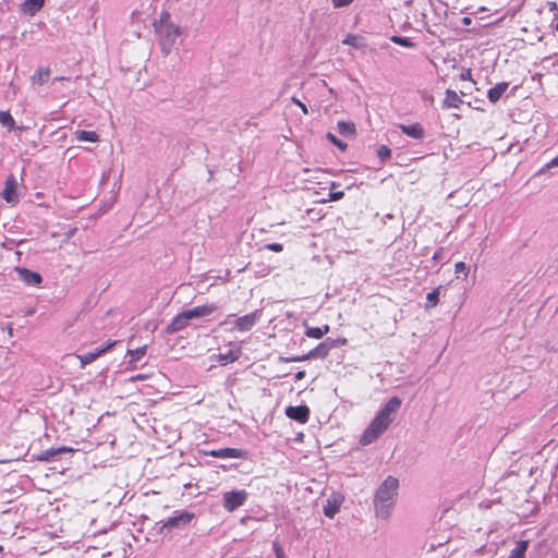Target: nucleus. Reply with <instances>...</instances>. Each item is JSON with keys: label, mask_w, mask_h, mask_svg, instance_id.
I'll use <instances>...</instances> for the list:
<instances>
[{"label": "nucleus", "mask_w": 558, "mask_h": 558, "mask_svg": "<svg viewBox=\"0 0 558 558\" xmlns=\"http://www.w3.org/2000/svg\"><path fill=\"white\" fill-rule=\"evenodd\" d=\"M45 0H25L22 10L25 13L34 15L44 7Z\"/></svg>", "instance_id": "6ab92c4d"}, {"label": "nucleus", "mask_w": 558, "mask_h": 558, "mask_svg": "<svg viewBox=\"0 0 558 558\" xmlns=\"http://www.w3.org/2000/svg\"><path fill=\"white\" fill-rule=\"evenodd\" d=\"M50 76V70L49 69H38L36 73L32 76V81L34 83H37L39 85L45 84Z\"/></svg>", "instance_id": "bb28decb"}, {"label": "nucleus", "mask_w": 558, "mask_h": 558, "mask_svg": "<svg viewBox=\"0 0 558 558\" xmlns=\"http://www.w3.org/2000/svg\"><path fill=\"white\" fill-rule=\"evenodd\" d=\"M553 25H554L555 29L558 32V12L555 13V16L553 20Z\"/></svg>", "instance_id": "a18cd8bd"}, {"label": "nucleus", "mask_w": 558, "mask_h": 558, "mask_svg": "<svg viewBox=\"0 0 558 558\" xmlns=\"http://www.w3.org/2000/svg\"><path fill=\"white\" fill-rule=\"evenodd\" d=\"M260 317L262 313L258 310L244 316L236 317L233 320V328L242 332L248 331L259 322Z\"/></svg>", "instance_id": "423d86ee"}, {"label": "nucleus", "mask_w": 558, "mask_h": 558, "mask_svg": "<svg viewBox=\"0 0 558 558\" xmlns=\"http://www.w3.org/2000/svg\"><path fill=\"white\" fill-rule=\"evenodd\" d=\"M239 359V353L238 352H234L232 350H230L228 353L226 354H220L219 355V361L222 363V364H228V363H232L234 361H236Z\"/></svg>", "instance_id": "2f4dec72"}, {"label": "nucleus", "mask_w": 558, "mask_h": 558, "mask_svg": "<svg viewBox=\"0 0 558 558\" xmlns=\"http://www.w3.org/2000/svg\"><path fill=\"white\" fill-rule=\"evenodd\" d=\"M347 342L345 339H342V340H335V339H331V338H327L325 341H323V344L326 345V349L328 351H330L331 349L333 348H337L339 347L340 344H344Z\"/></svg>", "instance_id": "473e14b6"}, {"label": "nucleus", "mask_w": 558, "mask_h": 558, "mask_svg": "<svg viewBox=\"0 0 558 558\" xmlns=\"http://www.w3.org/2000/svg\"><path fill=\"white\" fill-rule=\"evenodd\" d=\"M272 550L276 558H287L281 544L277 539L272 542Z\"/></svg>", "instance_id": "72a5a7b5"}, {"label": "nucleus", "mask_w": 558, "mask_h": 558, "mask_svg": "<svg viewBox=\"0 0 558 558\" xmlns=\"http://www.w3.org/2000/svg\"><path fill=\"white\" fill-rule=\"evenodd\" d=\"M440 289H441V286H439L438 288H436L433 291H430L429 293H427V295H426L427 302H426L425 308H432L438 304Z\"/></svg>", "instance_id": "393cba45"}, {"label": "nucleus", "mask_w": 558, "mask_h": 558, "mask_svg": "<svg viewBox=\"0 0 558 558\" xmlns=\"http://www.w3.org/2000/svg\"><path fill=\"white\" fill-rule=\"evenodd\" d=\"M377 157L379 158L380 162H385L386 160L390 159L391 157V149L387 145H380L376 149Z\"/></svg>", "instance_id": "c756f323"}, {"label": "nucleus", "mask_w": 558, "mask_h": 558, "mask_svg": "<svg viewBox=\"0 0 558 558\" xmlns=\"http://www.w3.org/2000/svg\"><path fill=\"white\" fill-rule=\"evenodd\" d=\"M549 5H550V10H555L557 8L555 2H550Z\"/></svg>", "instance_id": "8fccbe9b"}, {"label": "nucleus", "mask_w": 558, "mask_h": 558, "mask_svg": "<svg viewBox=\"0 0 558 558\" xmlns=\"http://www.w3.org/2000/svg\"><path fill=\"white\" fill-rule=\"evenodd\" d=\"M462 102H463V100L454 90L447 89L446 97L442 102V108H445V109L459 108Z\"/></svg>", "instance_id": "f3484780"}, {"label": "nucleus", "mask_w": 558, "mask_h": 558, "mask_svg": "<svg viewBox=\"0 0 558 558\" xmlns=\"http://www.w3.org/2000/svg\"><path fill=\"white\" fill-rule=\"evenodd\" d=\"M354 0H332V5L335 8H343L351 4Z\"/></svg>", "instance_id": "4c0bfd02"}, {"label": "nucleus", "mask_w": 558, "mask_h": 558, "mask_svg": "<svg viewBox=\"0 0 558 558\" xmlns=\"http://www.w3.org/2000/svg\"><path fill=\"white\" fill-rule=\"evenodd\" d=\"M194 518V513L182 511L173 517L168 518L162 521V525L160 527V533H165V531L170 532L172 530H181L185 527Z\"/></svg>", "instance_id": "39448f33"}, {"label": "nucleus", "mask_w": 558, "mask_h": 558, "mask_svg": "<svg viewBox=\"0 0 558 558\" xmlns=\"http://www.w3.org/2000/svg\"><path fill=\"white\" fill-rule=\"evenodd\" d=\"M2 549H3L2 546H0V553L2 551Z\"/></svg>", "instance_id": "3c124183"}, {"label": "nucleus", "mask_w": 558, "mask_h": 558, "mask_svg": "<svg viewBox=\"0 0 558 558\" xmlns=\"http://www.w3.org/2000/svg\"><path fill=\"white\" fill-rule=\"evenodd\" d=\"M390 40L399 46L405 47V48H414L415 43L411 40L409 37H402L398 35H393L390 37Z\"/></svg>", "instance_id": "cd10ccee"}, {"label": "nucleus", "mask_w": 558, "mask_h": 558, "mask_svg": "<svg viewBox=\"0 0 558 558\" xmlns=\"http://www.w3.org/2000/svg\"><path fill=\"white\" fill-rule=\"evenodd\" d=\"M327 140L337 146L341 151H345L348 148V144L342 140H339L333 133L328 132L326 135Z\"/></svg>", "instance_id": "7c9ffc66"}, {"label": "nucleus", "mask_w": 558, "mask_h": 558, "mask_svg": "<svg viewBox=\"0 0 558 558\" xmlns=\"http://www.w3.org/2000/svg\"><path fill=\"white\" fill-rule=\"evenodd\" d=\"M284 362H303L308 361V357H306V354L300 355V356H291L282 359Z\"/></svg>", "instance_id": "58836bf2"}, {"label": "nucleus", "mask_w": 558, "mask_h": 558, "mask_svg": "<svg viewBox=\"0 0 558 558\" xmlns=\"http://www.w3.org/2000/svg\"><path fill=\"white\" fill-rule=\"evenodd\" d=\"M0 123L9 130H12L15 125L13 117L8 111H0Z\"/></svg>", "instance_id": "c85d7f7f"}, {"label": "nucleus", "mask_w": 558, "mask_h": 558, "mask_svg": "<svg viewBox=\"0 0 558 558\" xmlns=\"http://www.w3.org/2000/svg\"><path fill=\"white\" fill-rule=\"evenodd\" d=\"M17 185L19 183L14 174L7 177L4 182V190L1 194L7 203L15 204L19 202Z\"/></svg>", "instance_id": "0eeeda50"}, {"label": "nucleus", "mask_w": 558, "mask_h": 558, "mask_svg": "<svg viewBox=\"0 0 558 558\" xmlns=\"http://www.w3.org/2000/svg\"><path fill=\"white\" fill-rule=\"evenodd\" d=\"M15 271L19 275V279L27 286H38L43 281L40 274L32 271L27 268L17 267L15 268Z\"/></svg>", "instance_id": "9d476101"}, {"label": "nucleus", "mask_w": 558, "mask_h": 558, "mask_svg": "<svg viewBox=\"0 0 558 558\" xmlns=\"http://www.w3.org/2000/svg\"><path fill=\"white\" fill-rule=\"evenodd\" d=\"M284 413L289 418L301 424L307 423L310 418V408L305 404L287 407Z\"/></svg>", "instance_id": "1a4fd4ad"}, {"label": "nucleus", "mask_w": 558, "mask_h": 558, "mask_svg": "<svg viewBox=\"0 0 558 558\" xmlns=\"http://www.w3.org/2000/svg\"><path fill=\"white\" fill-rule=\"evenodd\" d=\"M401 403V399L395 396L384 404L362 434L360 438V444L362 446L373 444L388 429L390 424L395 421Z\"/></svg>", "instance_id": "f257e3e1"}, {"label": "nucleus", "mask_w": 558, "mask_h": 558, "mask_svg": "<svg viewBox=\"0 0 558 558\" xmlns=\"http://www.w3.org/2000/svg\"><path fill=\"white\" fill-rule=\"evenodd\" d=\"M292 100H293V102H294V104H295V105H296V106H298V107L303 111V113H305V114H307V113H308V111H307V107H306V105H305V104H303L302 101H300V100H299V99H296V98H293Z\"/></svg>", "instance_id": "ea45409f"}, {"label": "nucleus", "mask_w": 558, "mask_h": 558, "mask_svg": "<svg viewBox=\"0 0 558 558\" xmlns=\"http://www.w3.org/2000/svg\"><path fill=\"white\" fill-rule=\"evenodd\" d=\"M398 128L401 132L414 140H422L425 135L424 128L420 123H413L410 125L399 124Z\"/></svg>", "instance_id": "4468645a"}, {"label": "nucleus", "mask_w": 558, "mask_h": 558, "mask_svg": "<svg viewBox=\"0 0 558 558\" xmlns=\"http://www.w3.org/2000/svg\"><path fill=\"white\" fill-rule=\"evenodd\" d=\"M440 254H441V250H439L438 252H436L433 256L434 259H438L440 258Z\"/></svg>", "instance_id": "09e8293b"}, {"label": "nucleus", "mask_w": 558, "mask_h": 558, "mask_svg": "<svg viewBox=\"0 0 558 558\" xmlns=\"http://www.w3.org/2000/svg\"><path fill=\"white\" fill-rule=\"evenodd\" d=\"M74 450L70 447H59V448H50V449H47L45 451H43L39 456H38V460L39 461H44V462H52V461H57L59 459V457L63 453H72Z\"/></svg>", "instance_id": "f8f14e48"}, {"label": "nucleus", "mask_w": 558, "mask_h": 558, "mask_svg": "<svg viewBox=\"0 0 558 558\" xmlns=\"http://www.w3.org/2000/svg\"><path fill=\"white\" fill-rule=\"evenodd\" d=\"M454 271H456L458 278L460 277V274H463L464 277H466L469 269H468L465 263L459 262L454 265Z\"/></svg>", "instance_id": "f704fd0d"}, {"label": "nucleus", "mask_w": 558, "mask_h": 558, "mask_svg": "<svg viewBox=\"0 0 558 558\" xmlns=\"http://www.w3.org/2000/svg\"><path fill=\"white\" fill-rule=\"evenodd\" d=\"M338 132L347 137L354 136L356 133V129L353 122L339 121L337 123Z\"/></svg>", "instance_id": "4be33fe9"}, {"label": "nucleus", "mask_w": 558, "mask_h": 558, "mask_svg": "<svg viewBox=\"0 0 558 558\" xmlns=\"http://www.w3.org/2000/svg\"><path fill=\"white\" fill-rule=\"evenodd\" d=\"M398 487L399 482L393 476H388L378 487L374 499L377 517L381 519L389 517L390 510L396 501Z\"/></svg>", "instance_id": "7ed1b4c3"}, {"label": "nucleus", "mask_w": 558, "mask_h": 558, "mask_svg": "<svg viewBox=\"0 0 558 558\" xmlns=\"http://www.w3.org/2000/svg\"><path fill=\"white\" fill-rule=\"evenodd\" d=\"M146 353V345L140 347L135 350H129L128 354L131 355L129 361V365L132 368L136 367V362H138Z\"/></svg>", "instance_id": "5701e85b"}, {"label": "nucleus", "mask_w": 558, "mask_h": 558, "mask_svg": "<svg viewBox=\"0 0 558 558\" xmlns=\"http://www.w3.org/2000/svg\"><path fill=\"white\" fill-rule=\"evenodd\" d=\"M216 305L214 304H204L199 306H195L191 310H185L183 313L185 314V317L190 320L195 318H201L210 315L216 311Z\"/></svg>", "instance_id": "9b49d317"}, {"label": "nucleus", "mask_w": 558, "mask_h": 558, "mask_svg": "<svg viewBox=\"0 0 558 558\" xmlns=\"http://www.w3.org/2000/svg\"><path fill=\"white\" fill-rule=\"evenodd\" d=\"M154 29L161 52L168 56L182 35L181 27L171 20L169 12H161L154 22Z\"/></svg>", "instance_id": "f03ea898"}, {"label": "nucleus", "mask_w": 558, "mask_h": 558, "mask_svg": "<svg viewBox=\"0 0 558 558\" xmlns=\"http://www.w3.org/2000/svg\"><path fill=\"white\" fill-rule=\"evenodd\" d=\"M147 378V375H144V374H137L133 377H131V380L132 381H136V380H145Z\"/></svg>", "instance_id": "79ce46f5"}, {"label": "nucleus", "mask_w": 558, "mask_h": 558, "mask_svg": "<svg viewBox=\"0 0 558 558\" xmlns=\"http://www.w3.org/2000/svg\"><path fill=\"white\" fill-rule=\"evenodd\" d=\"M509 87L508 82H501L496 84L494 87L489 88L487 92V98L492 104H496L500 100L504 94L507 92Z\"/></svg>", "instance_id": "dca6fc26"}, {"label": "nucleus", "mask_w": 558, "mask_h": 558, "mask_svg": "<svg viewBox=\"0 0 558 558\" xmlns=\"http://www.w3.org/2000/svg\"><path fill=\"white\" fill-rule=\"evenodd\" d=\"M248 499V493L245 489H234L226 492L222 495V507L228 512H233L242 507Z\"/></svg>", "instance_id": "20e7f679"}, {"label": "nucleus", "mask_w": 558, "mask_h": 558, "mask_svg": "<svg viewBox=\"0 0 558 558\" xmlns=\"http://www.w3.org/2000/svg\"><path fill=\"white\" fill-rule=\"evenodd\" d=\"M205 454L219 459H244L247 452L238 448H221L205 451Z\"/></svg>", "instance_id": "6e6552de"}, {"label": "nucleus", "mask_w": 558, "mask_h": 558, "mask_svg": "<svg viewBox=\"0 0 558 558\" xmlns=\"http://www.w3.org/2000/svg\"><path fill=\"white\" fill-rule=\"evenodd\" d=\"M558 166V155L553 158L547 165L546 167L547 168H554V167H557Z\"/></svg>", "instance_id": "a19ab883"}, {"label": "nucleus", "mask_w": 558, "mask_h": 558, "mask_svg": "<svg viewBox=\"0 0 558 558\" xmlns=\"http://www.w3.org/2000/svg\"><path fill=\"white\" fill-rule=\"evenodd\" d=\"M527 545H529L527 541H521V542L517 543L515 547L511 550L510 557L525 558Z\"/></svg>", "instance_id": "a878e982"}, {"label": "nucleus", "mask_w": 558, "mask_h": 558, "mask_svg": "<svg viewBox=\"0 0 558 558\" xmlns=\"http://www.w3.org/2000/svg\"><path fill=\"white\" fill-rule=\"evenodd\" d=\"M343 196H344V192L343 191L335 192V191L331 190L329 192L328 199L330 202H337V201H340L341 198H343Z\"/></svg>", "instance_id": "c9c22d12"}, {"label": "nucleus", "mask_w": 558, "mask_h": 558, "mask_svg": "<svg viewBox=\"0 0 558 558\" xmlns=\"http://www.w3.org/2000/svg\"><path fill=\"white\" fill-rule=\"evenodd\" d=\"M74 135L80 142L96 143L99 141V135L95 131L77 130Z\"/></svg>", "instance_id": "aec40b11"}, {"label": "nucleus", "mask_w": 558, "mask_h": 558, "mask_svg": "<svg viewBox=\"0 0 558 558\" xmlns=\"http://www.w3.org/2000/svg\"><path fill=\"white\" fill-rule=\"evenodd\" d=\"M305 376V372L304 371H299L296 374H295V379L296 380H301L303 379Z\"/></svg>", "instance_id": "c03bdc74"}, {"label": "nucleus", "mask_w": 558, "mask_h": 558, "mask_svg": "<svg viewBox=\"0 0 558 558\" xmlns=\"http://www.w3.org/2000/svg\"><path fill=\"white\" fill-rule=\"evenodd\" d=\"M329 326L324 325L323 327H306L305 336L313 339H320L329 332Z\"/></svg>", "instance_id": "412c9836"}, {"label": "nucleus", "mask_w": 558, "mask_h": 558, "mask_svg": "<svg viewBox=\"0 0 558 558\" xmlns=\"http://www.w3.org/2000/svg\"><path fill=\"white\" fill-rule=\"evenodd\" d=\"M265 248L276 252V253H279L283 250V246L280 243H269V244H266Z\"/></svg>", "instance_id": "e433bc0d"}, {"label": "nucleus", "mask_w": 558, "mask_h": 558, "mask_svg": "<svg viewBox=\"0 0 558 558\" xmlns=\"http://www.w3.org/2000/svg\"><path fill=\"white\" fill-rule=\"evenodd\" d=\"M189 324V319L185 317V314L181 312L178 314L172 322L167 326L166 332L169 335L175 333L184 329Z\"/></svg>", "instance_id": "2eb2a0df"}, {"label": "nucleus", "mask_w": 558, "mask_h": 558, "mask_svg": "<svg viewBox=\"0 0 558 558\" xmlns=\"http://www.w3.org/2000/svg\"><path fill=\"white\" fill-rule=\"evenodd\" d=\"M471 78V70H466L461 73V80L466 81Z\"/></svg>", "instance_id": "37998d69"}, {"label": "nucleus", "mask_w": 558, "mask_h": 558, "mask_svg": "<svg viewBox=\"0 0 558 558\" xmlns=\"http://www.w3.org/2000/svg\"><path fill=\"white\" fill-rule=\"evenodd\" d=\"M354 39H355L354 37H348L347 39L343 40V43L347 44V45H354L353 44Z\"/></svg>", "instance_id": "49530a36"}, {"label": "nucleus", "mask_w": 558, "mask_h": 558, "mask_svg": "<svg viewBox=\"0 0 558 558\" xmlns=\"http://www.w3.org/2000/svg\"><path fill=\"white\" fill-rule=\"evenodd\" d=\"M340 506H341V499L337 498V497H333L332 499H327V502L326 505L324 506V514L327 517V518H333L336 515V513L339 512L340 510Z\"/></svg>", "instance_id": "a211bd4d"}, {"label": "nucleus", "mask_w": 558, "mask_h": 558, "mask_svg": "<svg viewBox=\"0 0 558 558\" xmlns=\"http://www.w3.org/2000/svg\"><path fill=\"white\" fill-rule=\"evenodd\" d=\"M328 353L329 351L326 349V345L320 342L316 348L306 353V357H308V360L317 357L324 359L328 355Z\"/></svg>", "instance_id": "b1692460"}, {"label": "nucleus", "mask_w": 558, "mask_h": 558, "mask_svg": "<svg viewBox=\"0 0 558 558\" xmlns=\"http://www.w3.org/2000/svg\"><path fill=\"white\" fill-rule=\"evenodd\" d=\"M116 344V341L109 342L104 348L95 349L94 351L87 352L85 354L78 355V359L81 361V366L85 367L87 364H90L94 362L97 357H99L102 353L107 352L109 349H111Z\"/></svg>", "instance_id": "ddd939ff"}, {"label": "nucleus", "mask_w": 558, "mask_h": 558, "mask_svg": "<svg viewBox=\"0 0 558 558\" xmlns=\"http://www.w3.org/2000/svg\"><path fill=\"white\" fill-rule=\"evenodd\" d=\"M462 23H463V25H470L471 19L470 17H463Z\"/></svg>", "instance_id": "de8ad7c7"}]
</instances>
